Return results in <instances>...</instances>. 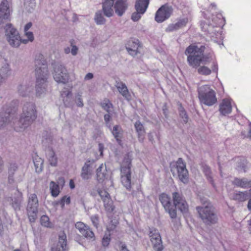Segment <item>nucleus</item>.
Returning a JSON list of instances; mask_svg holds the SVG:
<instances>
[{"label": "nucleus", "instance_id": "obj_1", "mask_svg": "<svg viewBox=\"0 0 251 251\" xmlns=\"http://www.w3.org/2000/svg\"><path fill=\"white\" fill-rule=\"evenodd\" d=\"M37 113L35 104L32 102H25L23 107L22 113L14 128L17 131H22L30 126L36 120Z\"/></svg>", "mask_w": 251, "mask_h": 251}, {"label": "nucleus", "instance_id": "obj_2", "mask_svg": "<svg viewBox=\"0 0 251 251\" xmlns=\"http://www.w3.org/2000/svg\"><path fill=\"white\" fill-rule=\"evenodd\" d=\"M202 206L196 207L200 218L207 226H211L218 222V217L212 204L206 199H201Z\"/></svg>", "mask_w": 251, "mask_h": 251}, {"label": "nucleus", "instance_id": "obj_3", "mask_svg": "<svg viewBox=\"0 0 251 251\" xmlns=\"http://www.w3.org/2000/svg\"><path fill=\"white\" fill-rule=\"evenodd\" d=\"M205 49L204 46L199 47L197 46L190 45L187 48L185 53L189 54L187 56V61L189 65L193 67H197L201 64V55H202Z\"/></svg>", "mask_w": 251, "mask_h": 251}, {"label": "nucleus", "instance_id": "obj_4", "mask_svg": "<svg viewBox=\"0 0 251 251\" xmlns=\"http://www.w3.org/2000/svg\"><path fill=\"white\" fill-rule=\"evenodd\" d=\"M131 156L128 153L124 157L121 165V181L127 190L131 188Z\"/></svg>", "mask_w": 251, "mask_h": 251}, {"label": "nucleus", "instance_id": "obj_5", "mask_svg": "<svg viewBox=\"0 0 251 251\" xmlns=\"http://www.w3.org/2000/svg\"><path fill=\"white\" fill-rule=\"evenodd\" d=\"M200 101L207 106H211L217 102L216 94L209 85H202L198 88Z\"/></svg>", "mask_w": 251, "mask_h": 251}, {"label": "nucleus", "instance_id": "obj_6", "mask_svg": "<svg viewBox=\"0 0 251 251\" xmlns=\"http://www.w3.org/2000/svg\"><path fill=\"white\" fill-rule=\"evenodd\" d=\"M18 104V100H14L11 102V105L3 106L0 112V126H2L13 120L16 111L15 107Z\"/></svg>", "mask_w": 251, "mask_h": 251}, {"label": "nucleus", "instance_id": "obj_7", "mask_svg": "<svg viewBox=\"0 0 251 251\" xmlns=\"http://www.w3.org/2000/svg\"><path fill=\"white\" fill-rule=\"evenodd\" d=\"M5 36L9 45L13 48H18L21 43V39L18 30L11 24H8L5 27Z\"/></svg>", "mask_w": 251, "mask_h": 251}, {"label": "nucleus", "instance_id": "obj_8", "mask_svg": "<svg viewBox=\"0 0 251 251\" xmlns=\"http://www.w3.org/2000/svg\"><path fill=\"white\" fill-rule=\"evenodd\" d=\"M39 206L38 200L35 194H31L28 196L26 210L29 221L34 222L37 218Z\"/></svg>", "mask_w": 251, "mask_h": 251}, {"label": "nucleus", "instance_id": "obj_9", "mask_svg": "<svg viewBox=\"0 0 251 251\" xmlns=\"http://www.w3.org/2000/svg\"><path fill=\"white\" fill-rule=\"evenodd\" d=\"M176 171L179 180L186 184L188 182L189 174L186 167V163L181 158H179L175 163L174 167L171 168V172L174 174Z\"/></svg>", "mask_w": 251, "mask_h": 251}, {"label": "nucleus", "instance_id": "obj_10", "mask_svg": "<svg viewBox=\"0 0 251 251\" xmlns=\"http://www.w3.org/2000/svg\"><path fill=\"white\" fill-rule=\"evenodd\" d=\"M54 79L57 82L67 83L69 79V75L66 68L60 63H56L53 67L52 73Z\"/></svg>", "mask_w": 251, "mask_h": 251}, {"label": "nucleus", "instance_id": "obj_11", "mask_svg": "<svg viewBox=\"0 0 251 251\" xmlns=\"http://www.w3.org/2000/svg\"><path fill=\"white\" fill-rule=\"evenodd\" d=\"M34 66L36 76L49 75L47 62L43 54L38 53L36 55Z\"/></svg>", "mask_w": 251, "mask_h": 251}, {"label": "nucleus", "instance_id": "obj_12", "mask_svg": "<svg viewBox=\"0 0 251 251\" xmlns=\"http://www.w3.org/2000/svg\"><path fill=\"white\" fill-rule=\"evenodd\" d=\"M159 201L173 222L176 218V209L172 204L170 197L166 194L162 193L159 196Z\"/></svg>", "mask_w": 251, "mask_h": 251}, {"label": "nucleus", "instance_id": "obj_13", "mask_svg": "<svg viewBox=\"0 0 251 251\" xmlns=\"http://www.w3.org/2000/svg\"><path fill=\"white\" fill-rule=\"evenodd\" d=\"M24 176L23 171H21L17 163L12 162L8 167V182L13 183L15 180L21 181Z\"/></svg>", "mask_w": 251, "mask_h": 251}, {"label": "nucleus", "instance_id": "obj_14", "mask_svg": "<svg viewBox=\"0 0 251 251\" xmlns=\"http://www.w3.org/2000/svg\"><path fill=\"white\" fill-rule=\"evenodd\" d=\"M36 95L37 97H41L44 96L47 91L48 75H40L36 76Z\"/></svg>", "mask_w": 251, "mask_h": 251}, {"label": "nucleus", "instance_id": "obj_15", "mask_svg": "<svg viewBox=\"0 0 251 251\" xmlns=\"http://www.w3.org/2000/svg\"><path fill=\"white\" fill-rule=\"evenodd\" d=\"M174 205L176 209V207L182 213L187 211L188 206L185 198L181 193L179 192H174L172 194Z\"/></svg>", "mask_w": 251, "mask_h": 251}, {"label": "nucleus", "instance_id": "obj_16", "mask_svg": "<svg viewBox=\"0 0 251 251\" xmlns=\"http://www.w3.org/2000/svg\"><path fill=\"white\" fill-rule=\"evenodd\" d=\"M149 236L153 250L155 251H162L164 248L161 236L157 229L155 228L150 229Z\"/></svg>", "mask_w": 251, "mask_h": 251}, {"label": "nucleus", "instance_id": "obj_17", "mask_svg": "<svg viewBox=\"0 0 251 251\" xmlns=\"http://www.w3.org/2000/svg\"><path fill=\"white\" fill-rule=\"evenodd\" d=\"M173 12L171 6L166 4L161 6L156 11L155 16V20L157 23H162L169 18Z\"/></svg>", "mask_w": 251, "mask_h": 251}, {"label": "nucleus", "instance_id": "obj_18", "mask_svg": "<svg viewBox=\"0 0 251 251\" xmlns=\"http://www.w3.org/2000/svg\"><path fill=\"white\" fill-rule=\"evenodd\" d=\"M13 191L14 196L12 195L11 197L7 198V200L15 210H19L22 201V194L17 189H13Z\"/></svg>", "mask_w": 251, "mask_h": 251}, {"label": "nucleus", "instance_id": "obj_19", "mask_svg": "<svg viewBox=\"0 0 251 251\" xmlns=\"http://www.w3.org/2000/svg\"><path fill=\"white\" fill-rule=\"evenodd\" d=\"M67 250L66 235L64 233H60L58 241L53 244L51 251H67Z\"/></svg>", "mask_w": 251, "mask_h": 251}, {"label": "nucleus", "instance_id": "obj_20", "mask_svg": "<svg viewBox=\"0 0 251 251\" xmlns=\"http://www.w3.org/2000/svg\"><path fill=\"white\" fill-rule=\"evenodd\" d=\"M102 11L106 17L110 18L114 14V0H103Z\"/></svg>", "mask_w": 251, "mask_h": 251}, {"label": "nucleus", "instance_id": "obj_21", "mask_svg": "<svg viewBox=\"0 0 251 251\" xmlns=\"http://www.w3.org/2000/svg\"><path fill=\"white\" fill-rule=\"evenodd\" d=\"M94 160L87 161L81 169L80 176L83 180H88L93 174V164Z\"/></svg>", "mask_w": 251, "mask_h": 251}, {"label": "nucleus", "instance_id": "obj_22", "mask_svg": "<svg viewBox=\"0 0 251 251\" xmlns=\"http://www.w3.org/2000/svg\"><path fill=\"white\" fill-rule=\"evenodd\" d=\"M127 0H116L114 1L115 13L119 17L122 16L127 9Z\"/></svg>", "mask_w": 251, "mask_h": 251}, {"label": "nucleus", "instance_id": "obj_23", "mask_svg": "<svg viewBox=\"0 0 251 251\" xmlns=\"http://www.w3.org/2000/svg\"><path fill=\"white\" fill-rule=\"evenodd\" d=\"M140 47L141 45L139 40L133 39L128 41L126 49L130 55L135 56L139 53V48Z\"/></svg>", "mask_w": 251, "mask_h": 251}, {"label": "nucleus", "instance_id": "obj_24", "mask_svg": "<svg viewBox=\"0 0 251 251\" xmlns=\"http://www.w3.org/2000/svg\"><path fill=\"white\" fill-rule=\"evenodd\" d=\"M61 97L66 107L72 108L74 105L71 91L66 90L61 93Z\"/></svg>", "mask_w": 251, "mask_h": 251}, {"label": "nucleus", "instance_id": "obj_25", "mask_svg": "<svg viewBox=\"0 0 251 251\" xmlns=\"http://www.w3.org/2000/svg\"><path fill=\"white\" fill-rule=\"evenodd\" d=\"M7 0H4L0 4V19L8 20L10 17V9Z\"/></svg>", "mask_w": 251, "mask_h": 251}, {"label": "nucleus", "instance_id": "obj_26", "mask_svg": "<svg viewBox=\"0 0 251 251\" xmlns=\"http://www.w3.org/2000/svg\"><path fill=\"white\" fill-rule=\"evenodd\" d=\"M232 107L230 101L227 99H224L219 105V111L223 116L231 113Z\"/></svg>", "mask_w": 251, "mask_h": 251}, {"label": "nucleus", "instance_id": "obj_27", "mask_svg": "<svg viewBox=\"0 0 251 251\" xmlns=\"http://www.w3.org/2000/svg\"><path fill=\"white\" fill-rule=\"evenodd\" d=\"M32 90V87L26 84H20L17 86V92L19 95L23 97L28 96Z\"/></svg>", "mask_w": 251, "mask_h": 251}, {"label": "nucleus", "instance_id": "obj_28", "mask_svg": "<svg viewBox=\"0 0 251 251\" xmlns=\"http://www.w3.org/2000/svg\"><path fill=\"white\" fill-rule=\"evenodd\" d=\"M134 127L138 134V138L139 142H143L146 133L145 129L143 124L139 121H136L134 124Z\"/></svg>", "mask_w": 251, "mask_h": 251}, {"label": "nucleus", "instance_id": "obj_29", "mask_svg": "<svg viewBox=\"0 0 251 251\" xmlns=\"http://www.w3.org/2000/svg\"><path fill=\"white\" fill-rule=\"evenodd\" d=\"M111 131L113 135L118 144L121 145L122 142L121 138L123 135V130L121 126L119 125H115L113 126V129Z\"/></svg>", "mask_w": 251, "mask_h": 251}, {"label": "nucleus", "instance_id": "obj_30", "mask_svg": "<svg viewBox=\"0 0 251 251\" xmlns=\"http://www.w3.org/2000/svg\"><path fill=\"white\" fill-rule=\"evenodd\" d=\"M97 178L99 182H102L107 177V170L105 166L101 164L97 169Z\"/></svg>", "mask_w": 251, "mask_h": 251}, {"label": "nucleus", "instance_id": "obj_31", "mask_svg": "<svg viewBox=\"0 0 251 251\" xmlns=\"http://www.w3.org/2000/svg\"><path fill=\"white\" fill-rule=\"evenodd\" d=\"M150 0H137L135 5L136 11L145 13L148 7Z\"/></svg>", "mask_w": 251, "mask_h": 251}, {"label": "nucleus", "instance_id": "obj_32", "mask_svg": "<svg viewBox=\"0 0 251 251\" xmlns=\"http://www.w3.org/2000/svg\"><path fill=\"white\" fill-rule=\"evenodd\" d=\"M233 183L237 186L243 188H248L251 187V180H249L246 178L242 179L235 178L233 181Z\"/></svg>", "mask_w": 251, "mask_h": 251}, {"label": "nucleus", "instance_id": "obj_33", "mask_svg": "<svg viewBox=\"0 0 251 251\" xmlns=\"http://www.w3.org/2000/svg\"><path fill=\"white\" fill-rule=\"evenodd\" d=\"M116 87L119 93L126 100H129L130 98V95L126 84L123 82H118Z\"/></svg>", "mask_w": 251, "mask_h": 251}, {"label": "nucleus", "instance_id": "obj_34", "mask_svg": "<svg viewBox=\"0 0 251 251\" xmlns=\"http://www.w3.org/2000/svg\"><path fill=\"white\" fill-rule=\"evenodd\" d=\"M35 171L37 173H41L43 168L44 160L38 156L36 155L33 158Z\"/></svg>", "mask_w": 251, "mask_h": 251}, {"label": "nucleus", "instance_id": "obj_35", "mask_svg": "<svg viewBox=\"0 0 251 251\" xmlns=\"http://www.w3.org/2000/svg\"><path fill=\"white\" fill-rule=\"evenodd\" d=\"M202 171L206 177L208 181L212 184L214 188H215V184L214 183V181L212 177V174L210 170V167L206 165L202 166Z\"/></svg>", "mask_w": 251, "mask_h": 251}, {"label": "nucleus", "instance_id": "obj_36", "mask_svg": "<svg viewBox=\"0 0 251 251\" xmlns=\"http://www.w3.org/2000/svg\"><path fill=\"white\" fill-rule=\"evenodd\" d=\"M47 156L50 164L52 166H56L57 164V158L55 152L52 149H49L47 153Z\"/></svg>", "mask_w": 251, "mask_h": 251}, {"label": "nucleus", "instance_id": "obj_37", "mask_svg": "<svg viewBox=\"0 0 251 251\" xmlns=\"http://www.w3.org/2000/svg\"><path fill=\"white\" fill-rule=\"evenodd\" d=\"M10 74L11 69L10 68L9 65L7 63H5L0 69V75L7 79L8 76H10Z\"/></svg>", "mask_w": 251, "mask_h": 251}, {"label": "nucleus", "instance_id": "obj_38", "mask_svg": "<svg viewBox=\"0 0 251 251\" xmlns=\"http://www.w3.org/2000/svg\"><path fill=\"white\" fill-rule=\"evenodd\" d=\"M250 197L249 193L247 191L239 192L234 194V199L240 201H244L248 200Z\"/></svg>", "mask_w": 251, "mask_h": 251}, {"label": "nucleus", "instance_id": "obj_39", "mask_svg": "<svg viewBox=\"0 0 251 251\" xmlns=\"http://www.w3.org/2000/svg\"><path fill=\"white\" fill-rule=\"evenodd\" d=\"M24 8L28 13H31L35 8V0H24Z\"/></svg>", "mask_w": 251, "mask_h": 251}, {"label": "nucleus", "instance_id": "obj_40", "mask_svg": "<svg viewBox=\"0 0 251 251\" xmlns=\"http://www.w3.org/2000/svg\"><path fill=\"white\" fill-rule=\"evenodd\" d=\"M102 11H97L95 15L94 20L98 25H104L106 22V19L102 14Z\"/></svg>", "mask_w": 251, "mask_h": 251}, {"label": "nucleus", "instance_id": "obj_41", "mask_svg": "<svg viewBox=\"0 0 251 251\" xmlns=\"http://www.w3.org/2000/svg\"><path fill=\"white\" fill-rule=\"evenodd\" d=\"M42 144L45 147H50L52 143V137L50 133L45 132L43 133Z\"/></svg>", "mask_w": 251, "mask_h": 251}, {"label": "nucleus", "instance_id": "obj_42", "mask_svg": "<svg viewBox=\"0 0 251 251\" xmlns=\"http://www.w3.org/2000/svg\"><path fill=\"white\" fill-rule=\"evenodd\" d=\"M178 113L179 117L182 119L183 123L186 124L188 122L189 117L187 113L181 103L179 104Z\"/></svg>", "mask_w": 251, "mask_h": 251}, {"label": "nucleus", "instance_id": "obj_43", "mask_svg": "<svg viewBox=\"0 0 251 251\" xmlns=\"http://www.w3.org/2000/svg\"><path fill=\"white\" fill-rule=\"evenodd\" d=\"M50 188L52 196L56 197L59 194V188L58 184L54 181H51L50 184Z\"/></svg>", "mask_w": 251, "mask_h": 251}, {"label": "nucleus", "instance_id": "obj_44", "mask_svg": "<svg viewBox=\"0 0 251 251\" xmlns=\"http://www.w3.org/2000/svg\"><path fill=\"white\" fill-rule=\"evenodd\" d=\"M81 234L87 239H92V240L95 239L94 233L89 226L85 229L84 233H82Z\"/></svg>", "mask_w": 251, "mask_h": 251}, {"label": "nucleus", "instance_id": "obj_45", "mask_svg": "<svg viewBox=\"0 0 251 251\" xmlns=\"http://www.w3.org/2000/svg\"><path fill=\"white\" fill-rule=\"evenodd\" d=\"M101 106L108 113L111 112V109L112 108V104L109 101V100H104L101 103Z\"/></svg>", "mask_w": 251, "mask_h": 251}, {"label": "nucleus", "instance_id": "obj_46", "mask_svg": "<svg viewBox=\"0 0 251 251\" xmlns=\"http://www.w3.org/2000/svg\"><path fill=\"white\" fill-rule=\"evenodd\" d=\"M41 224L47 227H50L51 226V224L50 222L49 218L46 215H43L40 219Z\"/></svg>", "mask_w": 251, "mask_h": 251}, {"label": "nucleus", "instance_id": "obj_47", "mask_svg": "<svg viewBox=\"0 0 251 251\" xmlns=\"http://www.w3.org/2000/svg\"><path fill=\"white\" fill-rule=\"evenodd\" d=\"M105 210L108 212H112L114 209L113 201L111 199L106 201V202H103Z\"/></svg>", "mask_w": 251, "mask_h": 251}, {"label": "nucleus", "instance_id": "obj_48", "mask_svg": "<svg viewBox=\"0 0 251 251\" xmlns=\"http://www.w3.org/2000/svg\"><path fill=\"white\" fill-rule=\"evenodd\" d=\"M198 72L200 75H207L211 74V70L208 67L203 66L198 68Z\"/></svg>", "mask_w": 251, "mask_h": 251}, {"label": "nucleus", "instance_id": "obj_49", "mask_svg": "<svg viewBox=\"0 0 251 251\" xmlns=\"http://www.w3.org/2000/svg\"><path fill=\"white\" fill-rule=\"evenodd\" d=\"M75 101L76 105L78 107H82L83 106V102L82 99V93L78 92L75 95Z\"/></svg>", "mask_w": 251, "mask_h": 251}, {"label": "nucleus", "instance_id": "obj_50", "mask_svg": "<svg viewBox=\"0 0 251 251\" xmlns=\"http://www.w3.org/2000/svg\"><path fill=\"white\" fill-rule=\"evenodd\" d=\"M98 193L103 202H106L107 200L110 199L109 193L105 190H99Z\"/></svg>", "mask_w": 251, "mask_h": 251}, {"label": "nucleus", "instance_id": "obj_51", "mask_svg": "<svg viewBox=\"0 0 251 251\" xmlns=\"http://www.w3.org/2000/svg\"><path fill=\"white\" fill-rule=\"evenodd\" d=\"M75 226L76 228H77L81 234L82 233H84L85 229L88 227V226H86L83 223L81 222H77L75 225Z\"/></svg>", "mask_w": 251, "mask_h": 251}, {"label": "nucleus", "instance_id": "obj_52", "mask_svg": "<svg viewBox=\"0 0 251 251\" xmlns=\"http://www.w3.org/2000/svg\"><path fill=\"white\" fill-rule=\"evenodd\" d=\"M201 63L204 65L207 64L212 60L211 57L203 55V53H202V55H201Z\"/></svg>", "mask_w": 251, "mask_h": 251}, {"label": "nucleus", "instance_id": "obj_53", "mask_svg": "<svg viewBox=\"0 0 251 251\" xmlns=\"http://www.w3.org/2000/svg\"><path fill=\"white\" fill-rule=\"evenodd\" d=\"M144 13H141V11H136L132 14L131 19L134 22L138 21L141 18V15Z\"/></svg>", "mask_w": 251, "mask_h": 251}, {"label": "nucleus", "instance_id": "obj_54", "mask_svg": "<svg viewBox=\"0 0 251 251\" xmlns=\"http://www.w3.org/2000/svg\"><path fill=\"white\" fill-rule=\"evenodd\" d=\"M110 241V234H105L102 240V245L104 247H107Z\"/></svg>", "mask_w": 251, "mask_h": 251}, {"label": "nucleus", "instance_id": "obj_55", "mask_svg": "<svg viewBox=\"0 0 251 251\" xmlns=\"http://www.w3.org/2000/svg\"><path fill=\"white\" fill-rule=\"evenodd\" d=\"M179 29L176 23L170 24L166 28L165 31L167 32H173Z\"/></svg>", "mask_w": 251, "mask_h": 251}, {"label": "nucleus", "instance_id": "obj_56", "mask_svg": "<svg viewBox=\"0 0 251 251\" xmlns=\"http://www.w3.org/2000/svg\"><path fill=\"white\" fill-rule=\"evenodd\" d=\"M187 23L188 19L187 18H184L179 20L177 23H176V24L178 28L180 29L185 26Z\"/></svg>", "mask_w": 251, "mask_h": 251}, {"label": "nucleus", "instance_id": "obj_57", "mask_svg": "<svg viewBox=\"0 0 251 251\" xmlns=\"http://www.w3.org/2000/svg\"><path fill=\"white\" fill-rule=\"evenodd\" d=\"M65 203H66V204H69L70 203V197H67L66 196H65L62 198V199L59 201H58V203L61 204L62 206H64Z\"/></svg>", "mask_w": 251, "mask_h": 251}, {"label": "nucleus", "instance_id": "obj_58", "mask_svg": "<svg viewBox=\"0 0 251 251\" xmlns=\"http://www.w3.org/2000/svg\"><path fill=\"white\" fill-rule=\"evenodd\" d=\"M91 220L93 225L96 227H98L99 224V218L97 215H93L91 217Z\"/></svg>", "mask_w": 251, "mask_h": 251}, {"label": "nucleus", "instance_id": "obj_59", "mask_svg": "<svg viewBox=\"0 0 251 251\" xmlns=\"http://www.w3.org/2000/svg\"><path fill=\"white\" fill-rule=\"evenodd\" d=\"M118 246L120 251H129V250L127 249V246L125 243L120 242Z\"/></svg>", "mask_w": 251, "mask_h": 251}, {"label": "nucleus", "instance_id": "obj_60", "mask_svg": "<svg viewBox=\"0 0 251 251\" xmlns=\"http://www.w3.org/2000/svg\"><path fill=\"white\" fill-rule=\"evenodd\" d=\"M25 32V35L27 38V39L30 42H32L34 40V36L32 32L26 31Z\"/></svg>", "mask_w": 251, "mask_h": 251}, {"label": "nucleus", "instance_id": "obj_61", "mask_svg": "<svg viewBox=\"0 0 251 251\" xmlns=\"http://www.w3.org/2000/svg\"><path fill=\"white\" fill-rule=\"evenodd\" d=\"M78 51V48L77 47L75 46H72V48L71 51V52L73 55H75L77 53Z\"/></svg>", "mask_w": 251, "mask_h": 251}, {"label": "nucleus", "instance_id": "obj_62", "mask_svg": "<svg viewBox=\"0 0 251 251\" xmlns=\"http://www.w3.org/2000/svg\"><path fill=\"white\" fill-rule=\"evenodd\" d=\"M94 75L91 73H89L86 74V75L85 76L84 79L85 80H90L93 78Z\"/></svg>", "mask_w": 251, "mask_h": 251}, {"label": "nucleus", "instance_id": "obj_63", "mask_svg": "<svg viewBox=\"0 0 251 251\" xmlns=\"http://www.w3.org/2000/svg\"><path fill=\"white\" fill-rule=\"evenodd\" d=\"M32 23L31 22H29L25 25L24 27L25 32L28 31V30L31 28L32 26Z\"/></svg>", "mask_w": 251, "mask_h": 251}, {"label": "nucleus", "instance_id": "obj_64", "mask_svg": "<svg viewBox=\"0 0 251 251\" xmlns=\"http://www.w3.org/2000/svg\"><path fill=\"white\" fill-rule=\"evenodd\" d=\"M110 118L111 116L109 113L105 114L104 116V119L106 124H107L109 122Z\"/></svg>", "mask_w": 251, "mask_h": 251}]
</instances>
